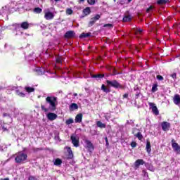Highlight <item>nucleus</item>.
<instances>
[{"label": "nucleus", "instance_id": "obj_1", "mask_svg": "<svg viewBox=\"0 0 180 180\" xmlns=\"http://www.w3.org/2000/svg\"><path fill=\"white\" fill-rule=\"evenodd\" d=\"M46 103H49V108H46V107L44 105H41V110L44 112H49V110H51V112H54L56 109H57V97L56 96H47L46 98Z\"/></svg>", "mask_w": 180, "mask_h": 180}, {"label": "nucleus", "instance_id": "obj_2", "mask_svg": "<svg viewBox=\"0 0 180 180\" xmlns=\"http://www.w3.org/2000/svg\"><path fill=\"white\" fill-rule=\"evenodd\" d=\"M107 86L108 88H114L115 89H124V86L120 84L117 80H106Z\"/></svg>", "mask_w": 180, "mask_h": 180}, {"label": "nucleus", "instance_id": "obj_3", "mask_svg": "<svg viewBox=\"0 0 180 180\" xmlns=\"http://www.w3.org/2000/svg\"><path fill=\"white\" fill-rule=\"evenodd\" d=\"M15 155V162L16 164H22L27 160V154L24 153L23 152H18Z\"/></svg>", "mask_w": 180, "mask_h": 180}, {"label": "nucleus", "instance_id": "obj_4", "mask_svg": "<svg viewBox=\"0 0 180 180\" xmlns=\"http://www.w3.org/2000/svg\"><path fill=\"white\" fill-rule=\"evenodd\" d=\"M101 19V15L97 14L94 17L91 18L90 19V21L88 23V27H91L93 25H95L96 23L97 20H99Z\"/></svg>", "mask_w": 180, "mask_h": 180}, {"label": "nucleus", "instance_id": "obj_5", "mask_svg": "<svg viewBox=\"0 0 180 180\" xmlns=\"http://www.w3.org/2000/svg\"><path fill=\"white\" fill-rule=\"evenodd\" d=\"M150 109H152L153 113L155 115V116H158L160 115V111H158V108L155 103H148Z\"/></svg>", "mask_w": 180, "mask_h": 180}, {"label": "nucleus", "instance_id": "obj_6", "mask_svg": "<svg viewBox=\"0 0 180 180\" xmlns=\"http://www.w3.org/2000/svg\"><path fill=\"white\" fill-rule=\"evenodd\" d=\"M172 147L174 151H175V153H177V154H180L179 144H178V143L175 142V141L174 139L172 140Z\"/></svg>", "mask_w": 180, "mask_h": 180}, {"label": "nucleus", "instance_id": "obj_7", "mask_svg": "<svg viewBox=\"0 0 180 180\" xmlns=\"http://www.w3.org/2000/svg\"><path fill=\"white\" fill-rule=\"evenodd\" d=\"M70 140L72 141V144H73L74 147H79V139L77 138L75 136L72 135L70 136Z\"/></svg>", "mask_w": 180, "mask_h": 180}, {"label": "nucleus", "instance_id": "obj_8", "mask_svg": "<svg viewBox=\"0 0 180 180\" xmlns=\"http://www.w3.org/2000/svg\"><path fill=\"white\" fill-rule=\"evenodd\" d=\"M146 164V162L143 159H138L135 161L134 163V169H137L138 168H140V165H144Z\"/></svg>", "mask_w": 180, "mask_h": 180}, {"label": "nucleus", "instance_id": "obj_9", "mask_svg": "<svg viewBox=\"0 0 180 180\" xmlns=\"http://www.w3.org/2000/svg\"><path fill=\"white\" fill-rule=\"evenodd\" d=\"M161 127L163 131H168L171 128V124L168 122H162L161 123Z\"/></svg>", "mask_w": 180, "mask_h": 180}, {"label": "nucleus", "instance_id": "obj_10", "mask_svg": "<svg viewBox=\"0 0 180 180\" xmlns=\"http://www.w3.org/2000/svg\"><path fill=\"white\" fill-rule=\"evenodd\" d=\"M73 37H75V32L72 30L68 31L64 34L65 39H73Z\"/></svg>", "mask_w": 180, "mask_h": 180}, {"label": "nucleus", "instance_id": "obj_11", "mask_svg": "<svg viewBox=\"0 0 180 180\" xmlns=\"http://www.w3.org/2000/svg\"><path fill=\"white\" fill-rule=\"evenodd\" d=\"M44 18L46 20H51L52 19H54V14L50 11H48L45 13Z\"/></svg>", "mask_w": 180, "mask_h": 180}, {"label": "nucleus", "instance_id": "obj_12", "mask_svg": "<svg viewBox=\"0 0 180 180\" xmlns=\"http://www.w3.org/2000/svg\"><path fill=\"white\" fill-rule=\"evenodd\" d=\"M66 150L68 152V160H72L74 158V153H72V150H71V147H66Z\"/></svg>", "mask_w": 180, "mask_h": 180}, {"label": "nucleus", "instance_id": "obj_13", "mask_svg": "<svg viewBox=\"0 0 180 180\" xmlns=\"http://www.w3.org/2000/svg\"><path fill=\"white\" fill-rule=\"evenodd\" d=\"M26 4L24 6V9H25V11H32V4L29 3V2H32V1L33 0H25Z\"/></svg>", "mask_w": 180, "mask_h": 180}, {"label": "nucleus", "instance_id": "obj_14", "mask_svg": "<svg viewBox=\"0 0 180 180\" xmlns=\"http://www.w3.org/2000/svg\"><path fill=\"white\" fill-rule=\"evenodd\" d=\"M78 110V104L72 103L69 105L70 112H74V110Z\"/></svg>", "mask_w": 180, "mask_h": 180}, {"label": "nucleus", "instance_id": "obj_15", "mask_svg": "<svg viewBox=\"0 0 180 180\" xmlns=\"http://www.w3.org/2000/svg\"><path fill=\"white\" fill-rule=\"evenodd\" d=\"M47 118L51 121L56 120V119H57V115L55 113L49 112L47 115Z\"/></svg>", "mask_w": 180, "mask_h": 180}, {"label": "nucleus", "instance_id": "obj_16", "mask_svg": "<svg viewBox=\"0 0 180 180\" xmlns=\"http://www.w3.org/2000/svg\"><path fill=\"white\" fill-rule=\"evenodd\" d=\"M173 102L174 105H179L180 103V96L179 94H175L173 98Z\"/></svg>", "mask_w": 180, "mask_h": 180}, {"label": "nucleus", "instance_id": "obj_17", "mask_svg": "<svg viewBox=\"0 0 180 180\" xmlns=\"http://www.w3.org/2000/svg\"><path fill=\"white\" fill-rule=\"evenodd\" d=\"M75 122V123H81L82 122V113H79L76 115Z\"/></svg>", "mask_w": 180, "mask_h": 180}, {"label": "nucleus", "instance_id": "obj_18", "mask_svg": "<svg viewBox=\"0 0 180 180\" xmlns=\"http://www.w3.org/2000/svg\"><path fill=\"white\" fill-rule=\"evenodd\" d=\"M84 143L87 147V148H91V150H94V144L92 143V142H91V141L86 139L84 141Z\"/></svg>", "mask_w": 180, "mask_h": 180}, {"label": "nucleus", "instance_id": "obj_19", "mask_svg": "<svg viewBox=\"0 0 180 180\" xmlns=\"http://www.w3.org/2000/svg\"><path fill=\"white\" fill-rule=\"evenodd\" d=\"M91 78H96V79H102V78H105V74L92 75Z\"/></svg>", "mask_w": 180, "mask_h": 180}, {"label": "nucleus", "instance_id": "obj_20", "mask_svg": "<svg viewBox=\"0 0 180 180\" xmlns=\"http://www.w3.org/2000/svg\"><path fill=\"white\" fill-rule=\"evenodd\" d=\"M20 28L23 29L24 30L29 29V22L26 21L22 22L20 25Z\"/></svg>", "mask_w": 180, "mask_h": 180}, {"label": "nucleus", "instance_id": "obj_21", "mask_svg": "<svg viewBox=\"0 0 180 180\" xmlns=\"http://www.w3.org/2000/svg\"><path fill=\"white\" fill-rule=\"evenodd\" d=\"M83 13L84 16H88V15L91 14V8L86 7L84 9H83Z\"/></svg>", "mask_w": 180, "mask_h": 180}, {"label": "nucleus", "instance_id": "obj_22", "mask_svg": "<svg viewBox=\"0 0 180 180\" xmlns=\"http://www.w3.org/2000/svg\"><path fill=\"white\" fill-rule=\"evenodd\" d=\"M86 37H91V32H83L79 35V39H86Z\"/></svg>", "mask_w": 180, "mask_h": 180}, {"label": "nucleus", "instance_id": "obj_23", "mask_svg": "<svg viewBox=\"0 0 180 180\" xmlns=\"http://www.w3.org/2000/svg\"><path fill=\"white\" fill-rule=\"evenodd\" d=\"M96 126L97 127H100V129H106V124H103L101 121H97Z\"/></svg>", "mask_w": 180, "mask_h": 180}, {"label": "nucleus", "instance_id": "obj_24", "mask_svg": "<svg viewBox=\"0 0 180 180\" xmlns=\"http://www.w3.org/2000/svg\"><path fill=\"white\" fill-rule=\"evenodd\" d=\"M131 20V15H125L122 19V21L126 22H130Z\"/></svg>", "mask_w": 180, "mask_h": 180}, {"label": "nucleus", "instance_id": "obj_25", "mask_svg": "<svg viewBox=\"0 0 180 180\" xmlns=\"http://www.w3.org/2000/svg\"><path fill=\"white\" fill-rule=\"evenodd\" d=\"M146 151L147 153H148V154L151 153V143L150 142V141H147L146 142Z\"/></svg>", "mask_w": 180, "mask_h": 180}, {"label": "nucleus", "instance_id": "obj_26", "mask_svg": "<svg viewBox=\"0 0 180 180\" xmlns=\"http://www.w3.org/2000/svg\"><path fill=\"white\" fill-rule=\"evenodd\" d=\"M54 165H56V167H60L61 164H63V160L60 158H56L53 162Z\"/></svg>", "mask_w": 180, "mask_h": 180}, {"label": "nucleus", "instance_id": "obj_27", "mask_svg": "<svg viewBox=\"0 0 180 180\" xmlns=\"http://www.w3.org/2000/svg\"><path fill=\"white\" fill-rule=\"evenodd\" d=\"M101 91L105 92V94H109V92H110V89L106 87L105 84L101 85Z\"/></svg>", "mask_w": 180, "mask_h": 180}, {"label": "nucleus", "instance_id": "obj_28", "mask_svg": "<svg viewBox=\"0 0 180 180\" xmlns=\"http://www.w3.org/2000/svg\"><path fill=\"white\" fill-rule=\"evenodd\" d=\"M33 12L34 13H37V14L41 13V12H43V9H41L39 7H36L33 9Z\"/></svg>", "mask_w": 180, "mask_h": 180}, {"label": "nucleus", "instance_id": "obj_29", "mask_svg": "<svg viewBox=\"0 0 180 180\" xmlns=\"http://www.w3.org/2000/svg\"><path fill=\"white\" fill-rule=\"evenodd\" d=\"M169 0H158L157 4L158 5H165V4H167Z\"/></svg>", "mask_w": 180, "mask_h": 180}, {"label": "nucleus", "instance_id": "obj_30", "mask_svg": "<svg viewBox=\"0 0 180 180\" xmlns=\"http://www.w3.org/2000/svg\"><path fill=\"white\" fill-rule=\"evenodd\" d=\"M25 89L26 92H28V94L34 92V88H33V87L26 86V87H25Z\"/></svg>", "mask_w": 180, "mask_h": 180}, {"label": "nucleus", "instance_id": "obj_31", "mask_svg": "<svg viewBox=\"0 0 180 180\" xmlns=\"http://www.w3.org/2000/svg\"><path fill=\"white\" fill-rule=\"evenodd\" d=\"M134 136L136 137L140 141L143 140V134H141V132H140V131L138 132L137 134H135Z\"/></svg>", "mask_w": 180, "mask_h": 180}, {"label": "nucleus", "instance_id": "obj_32", "mask_svg": "<svg viewBox=\"0 0 180 180\" xmlns=\"http://www.w3.org/2000/svg\"><path fill=\"white\" fill-rule=\"evenodd\" d=\"M158 91V84H154L152 86L151 92H157Z\"/></svg>", "mask_w": 180, "mask_h": 180}, {"label": "nucleus", "instance_id": "obj_33", "mask_svg": "<svg viewBox=\"0 0 180 180\" xmlns=\"http://www.w3.org/2000/svg\"><path fill=\"white\" fill-rule=\"evenodd\" d=\"M63 57H61V56H58L57 58H56V63H57V64H61V63H63Z\"/></svg>", "mask_w": 180, "mask_h": 180}, {"label": "nucleus", "instance_id": "obj_34", "mask_svg": "<svg viewBox=\"0 0 180 180\" xmlns=\"http://www.w3.org/2000/svg\"><path fill=\"white\" fill-rule=\"evenodd\" d=\"M66 124H72V123H74V120L72 118H69L65 122Z\"/></svg>", "mask_w": 180, "mask_h": 180}, {"label": "nucleus", "instance_id": "obj_35", "mask_svg": "<svg viewBox=\"0 0 180 180\" xmlns=\"http://www.w3.org/2000/svg\"><path fill=\"white\" fill-rule=\"evenodd\" d=\"M73 11L71 8H67L66 9V15H72Z\"/></svg>", "mask_w": 180, "mask_h": 180}, {"label": "nucleus", "instance_id": "obj_36", "mask_svg": "<svg viewBox=\"0 0 180 180\" xmlns=\"http://www.w3.org/2000/svg\"><path fill=\"white\" fill-rule=\"evenodd\" d=\"M141 34L143 33V30L142 29H140V28H137L136 30H135V34Z\"/></svg>", "mask_w": 180, "mask_h": 180}, {"label": "nucleus", "instance_id": "obj_37", "mask_svg": "<svg viewBox=\"0 0 180 180\" xmlns=\"http://www.w3.org/2000/svg\"><path fill=\"white\" fill-rule=\"evenodd\" d=\"M120 72H117V70L115 68L112 69V75H119Z\"/></svg>", "mask_w": 180, "mask_h": 180}, {"label": "nucleus", "instance_id": "obj_38", "mask_svg": "<svg viewBox=\"0 0 180 180\" xmlns=\"http://www.w3.org/2000/svg\"><path fill=\"white\" fill-rule=\"evenodd\" d=\"M89 5H95L96 2L95 0H87Z\"/></svg>", "mask_w": 180, "mask_h": 180}, {"label": "nucleus", "instance_id": "obj_39", "mask_svg": "<svg viewBox=\"0 0 180 180\" xmlns=\"http://www.w3.org/2000/svg\"><path fill=\"white\" fill-rule=\"evenodd\" d=\"M156 78L158 81H162L164 79V77L162 75H157Z\"/></svg>", "mask_w": 180, "mask_h": 180}, {"label": "nucleus", "instance_id": "obj_40", "mask_svg": "<svg viewBox=\"0 0 180 180\" xmlns=\"http://www.w3.org/2000/svg\"><path fill=\"white\" fill-rule=\"evenodd\" d=\"M137 146V143L136 141H132L131 143V147H132V148H135V147Z\"/></svg>", "mask_w": 180, "mask_h": 180}, {"label": "nucleus", "instance_id": "obj_41", "mask_svg": "<svg viewBox=\"0 0 180 180\" xmlns=\"http://www.w3.org/2000/svg\"><path fill=\"white\" fill-rule=\"evenodd\" d=\"M32 151L34 153H37V151H41V148H33Z\"/></svg>", "mask_w": 180, "mask_h": 180}, {"label": "nucleus", "instance_id": "obj_42", "mask_svg": "<svg viewBox=\"0 0 180 180\" xmlns=\"http://www.w3.org/2000/svg\"><path fill=\"white\" fill-rule=\"evenodd\" d=\"M153 8H154V7H153V6H150L149 8H148L146 9L147 13H150V11H153Z\"/></svg>", "mask_w": 180, "mask_h": 180}, {"label": "nucleus", "instance_id": "obj_43", "mask_svg": "<svg viewBox=\"0 0 180 180\" xmlns=\"http://www.w3.org/2000/svg\"><path fill=\"white\" fill-rule=\"evenodd\" d=\"M170 77H172V78H173V79H176V74L175 72H174L173 74H172L170 75Z\"/></svg>", "mask_w": 180, "mask_h": 180}, {"label": "nucleus", "instance_id": "obj_44", "mask_svg": "<svg viewBox=\"0 0 180 180\" xmlns=\"http://www.w3.org/2000/svg\"><path fill=\"white\" fill-rule=\"evenodd\" d=\"M28 180H38L37 178L34 177V176H30Z\"/></svg>", "mask_w": 180, "mask_h": 180}, {"label": "nucleus", "instance_id": "obj_45", "mask_svg": "<svg viewBox=\"0 0 180 180\" xmlns=\"http://www.w3.org/2000/svg\"><path fill=\"white\" fill-rule=\"evenodd\" d=\"M104 27H113L112 24H105Z\"/></svg>", "mask_w": 180, "mask_h": 180}, {"label": "nucleus", "instance_id": "obj_46", "mask_svg": "<svg viewBox=\"0 0 180 180\" xmlns=\"http://www.w3.org/2000/svg\"><path fill=\"white\" fill-rule=\"evenodd\" d=\"M18 95H19V96H21L22 98H25V94L22 93V92L19 93Z\"/></svg>", "mask_w": 180, "mask_h": 180}, {"label": "nucleus", "instance_id": "obj_47", "mask_svg": "<svg viewBox=\"0 0 180 180\" xmlns=\"http://www.w3.org/2000/svg\"><path fill=\"white\" fill-rule=\"evenodd\" d=\"M135 96H136V99H139V96H140V92H137V93L135 94Z\"/></svg>", "mask_w": 180, "mask_h": 180}, {"label": "nucleus", "instance_id": "obj_48", "mask_svg": "<svg viewBox=\"0 0 180 180\" xmlns=\"http://www.w3.org/2000/svg\"><path fill=\"white\" fill-rule=\"evenodd\" d=\"M106 146H109V141L108 140V137L105 138Z\"/></svg>", "mask_w": 180, "mask_h": 180}, {"label": "nucleus", "instance_id": "obj_49", "mask_svg": "<svg viewBox=\"0 0 180 180\" xmlns=\"http://www.w3.org/2000/svg\"><path fill=\"white\" fill-rule=\"evenodd\" d=\"M123 98H129V94H124L123 95Z\"/></svg>", "mask_w": 180, "mask_h": 180}, {"label": "nucleus", "instance_id": "obj_50", "mask_svg": "<svg viewBox=\"0 0 180 180\" xmlns=\"http://www.w3.org/2000/svg\"><path fill=\"white\" fill-rule=\"evenodd\" d=\"M136 51L139 53L140 51V49H139V47H136Z\"/></svg>", "mask_w": 180, "mask_h": 180}, {"label": "nucleus", "instance_id": "obj_51", "mask_svg": "<svg viewBox=\"0 0 180 180\" xmlns=\"http://www.w3.org/2000/svg\"><path fill=\"white\" fill-rule=\"evenodd\" d=\"M73 96H78V94L75 93V94H73Z\"/></svg>", "mask_w": 180, "mask_h": 180}, {"label": "nucleus", "instance_id": "obj_52", "mask_svg": "<svg viewBox=\"0 0 180 180\" xmlns=\"http://www.w3.org/2000/svg\"><path fill=\"white\" fill-rule=\"evenodd\" d=\"M2 180H9V178H5V179H3Z\"/></svg>", "mask_w": 180, "mask_h": 180}, {"label": "nucleus", "instance_id": "obj_53", "mask_svg": "<svg viewBox=\"0 0 180 180\" xmlns=\"http://www.w3.org/2000/svg\"><path fill=\"white\" fill-rule=\"evenodd\" d=\"M61 0H55V2H59Z\"/></svg>", "mask_w": 180, "mask_h": 180}, {"label": "nucleus", "instance_id": "obj_54", "mask_svg": "<svg viewBox=\"0 0 180 180\" xmlns=\"http://www.w3.org/2000/svg\"><path fill=\"white\" fill-rule=\"evenodd\" d=\"M85 0H79V2H84Z\"/></svg>", "mask_w": 180, "mask_h": 180}, {"label": "nucleus", "instance_id": "obj_55", "mask_svg": "<svg viewBox=\"0 0 180 180\" xmlns=\"http://www.w3.org/2000/svg\"><path fill=\"white\" fill-rule=\"evenodd\" d=\"M131 1H133V0H128V2H131Z\"/></svg>", "mask_w": 180, "mask_h": 180}, {"label": "nucleus", "instance_id": "obj_56", "mask_svg": "<svg viewBox=\"0 0 180 180\" xmlns=\"http://www.w3.org/2000/svg\"><path fill=\"white\" fill-rule=\"evenodd\" d=\"M132 134H134V131H132Z\"/></svg>", "mask_w": 180, "mask_h": 180}, {"label": "nucleus", "instance_id": "obj_57", "mask_svg": "<svg viewBox=\"0 0 180 180\" xmlns=\"http://www.w3.org/2000/svg\"><path fill=\"white\" fill-rule=\"evenodd\" d=\"M114 2H116V0H114Z\"/></svg>", "mask_w": 180, "mask_h": 180}]
</instances>
